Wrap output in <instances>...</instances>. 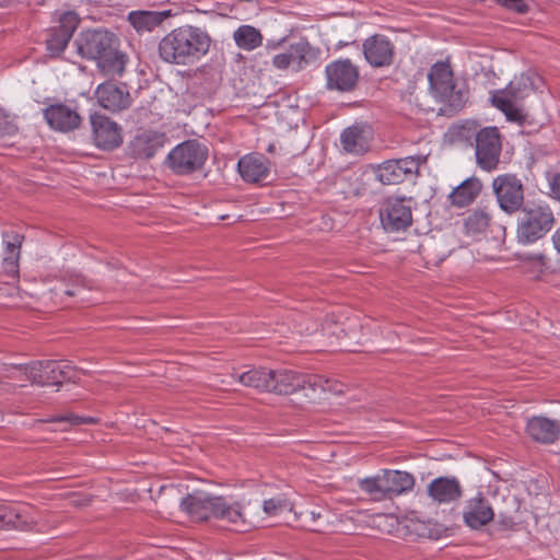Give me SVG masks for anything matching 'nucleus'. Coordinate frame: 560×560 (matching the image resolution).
<instances>
[{"label": "nucleus", "instance_id": "obj_56", "mask_svg": "<svg viewBox=\"0 0 560 560\" xmlns=\"http://www.w3.org/2000/svg\"><path fill=\"white\" fill-rule=\"evenodd\" d=\"M345 349L348 350V351H352V349L348 348L347 346H345Z\"/></svg>", "mask_w": 560, "mask_h": 560}, {"label": "nucleus", "instance_id": "obj_11", "mask_svg": "<svg viewBox=\"0 0 560 560\" xmlns=\"http://www.w3.org/2000/svg\"><path fill=\"white\" fill-rule=\"evenodd\" d=\"M326 88L342 93L351 92L359 82V69L349 59H338L325 68Z\"/></svg>", "mask_w": 560, "mask_h": 560}, {"label": "nucleus", "instance_id": "obj_29", "mask_svg": "<svg viewBox=\"0 0 560 560\" xmlns=\"http://www.w3.org/2000/svg\"><path fill=\"white\" fill-rule=\"evenodd\" d=\"M242 385L246 387L255 388L259 392H266L269 393L270 387V369L266 368H257V369H250L246 372H243L241 374L234 375Z\"/></svg>", "mask_w": 560, "mask_h": 560}, {"label": "nucleus", "instance_id": "obj_48", "mask_svg": "<svg viewBox=\"0 0 560 560\" xmlns=\"http://www.w3.org/2000/svg\"><path fill=\"white\" fill-rule=\"evenodd\" d=\"M74 283H75V287H78V288H79V287H80V288H81V287H82V288H83V287H84V288H85V287H88V283L85 282V280H84L82 277H79V276L74 279Z\"/></svg>", "mask_w": 560, "mask_h": 560}, {"label": "nucleus", "instance_id": "obj_12", "mask_svg": "<svg viewBox=\"0 0 560 560\" xmlns=\"http://www.w3.org/2000/svg\"><path fill=\"white\" fill-rule=\"evenodd\" d=\"M501 138L498 128L486 127L476 136V159L485 171L497 168L501 154Z\"/></svg>", "mask_w": 560, "mask_h": 560}, {"label": "nucleus", "instance_id": "obj_30", "mask_svg": "<svg viewBox=\"0 0 560 560\" xmlns=\"http://www.w3.org/2000/svg\"><path fill=\"white\" fill-rule=\"evenodd\" d=\"M22 241L23 236L15 232L3 234V265L8 272H16Z\"/></svg>", "mask_w": 560, "mask_h": 560}, {"label": "nucleus", "instance_id": "obj_14", "mask_svg": "<svg viewBox=\"0 0 560 560\" xmlns=\"http://www.w3.org/2000/svg\"><path fill=\"white\" fill-rule=\"evenodd\" d=\"M420 164V156L389 160L378 166L376 177L384 185H396L417 174Z\"/></svg>", "mask_w": 560, "mask_h": 560}, {"label": "nucleus", "instance_id": "obj_22", "mask_svg": "<svg viewBox=\"0 0 560 560\" xmlns=\"http://www.w3.org/2000/svg\"><path fill=\"white\" fill-rule=\"evenodd\" d=\"M165 142V137L156 131H142L129 143L130 154L136 159H151Z\"/></svg>", "mask_w": 560, "mask_h": 560}, {"label": "nucleus", "instance_id": "obj_52", "mask_svg": "<svg viewBox=\"0 0 560 560\" xmlns=\"http://www.w3.org/2000/svg\"><path fill=\"white\" fill-rule=\"evenodd\" d=\"M501 523H502V524H504V525H509V524H511L512 522H511V520H509V521H506V520H502V521H501Z\"/></svg>", "mask_w": 560, "mask_h": 560}, {"label": "nucleus", "instance_id": "obj_38", "mask_svg": "<svg viewBox=\"0 0 560 560\" xmlns=\"http://www.w3.org/2000/svg\"><path fill=\"white\" fill-rule=\"evenodd\" d=\"M37 422H47V423L60 422V423H68L70 427H77V425H81V424L96 423L97 420L92 417H80V416H77L73 413H67V415L56 416V417H51V418H47V419H40V420H37Z\"/></svg>", "mask_w": 560, "mask_h": 560}, {"label": "nucleus", "instance_id": "obj_15", "mask_svg": "<svg viewBox=\"0 0 560 560\" xmlns=\"http://www.w3.org/2000/svg\"><path fill=\"white\" fill-rule=\"evenodd\" d=\"M494 515L491 502L481 492H477L464 503L463 520L471 529H481L493 521Z\"/></svg>", "mask_w": 560, "mask_h": 560}, {"label": "nucleus", "instance_id": "obj_13", "mask_svg": "<svg viewBox=\"0 0 560 560\" xmlns=\"http://www.w3.org/2000/svg\"><path fill=\"white\" fill-rule=\"evenodd\" d=\"M492 189L500 208L506 213H513L521 208L524 200L523 185L515 175H499L492 182Z\"/></svg>", "mask_w": 560, "mask_h": 560}, {"label": "nucleus", "instance_id": "obj_20", "mask_svg": "<svg viewBox=\"0 0 560 560\" xmlns=\"http://www.w3.org/2000/svg\"><path fill=\"white\" fill-rule=\"evenodd\" d=\"M427 492L439 504L451 503L462 497V487L455 477H439L428 485Z\"/></svg>", "mask_w": 560, "mask_h": 560}, {"label": "nucleus", "instance_id": "obj_10", "mask_svg": "<svg viewBox=\"0 0 560 560\" xmlns=\"http://www.w3.org/2000/svg\"><path fill=\"white\" fill-rule=\"evenodd\" d=\"M27 378L38 386L57 385L71 381V366L63 361H36L25 371Z\"/></svg>", "mask_w": 560, "mask_h": 560}, {"label": "nucleus", "instance_id": "obj_33", "mask_svg": "<svg viewBox=\"0 0 560 560\" xmlns=\"http://www.w3.org/2000/svg\"><path fill=\"white\" fill-rule=\"evenodd\" d=\"M236 46L243 50H254L262 44L260 31L252 25H241L233 33Z\"/></svg>", "mask_w": 560, "mask_h": 560}, {"label": "nucleus", "instance_id": "obj_55", "mask_svg": "<svg viewBox=\"0 0 560 560\" xmlns=\"http://www.w3.org/2000/svg\"><path fill=\"white\" fill-rule=\"evenodd\" d=\"M273 150V145L270 144L269 148H268V151L271 152Z\"/></svg>", "mask_w": 560, "mask_h": 560}, {"label": "nucleus", "instance_id": "obj_3", "mask_svg": "<svg viewBox=\"0 0 560 560\" xmlns=\"http://www.w3.org/2000/svg\"><path fill=\"white\" fill-rule=\"evenodd\" d=\"M78 49L82 57L96 61L104 75H121L125 71L128 58L118 49V40L110 32L88 31L82 35Z\"/></svg>", "mask_w": 560, "mask_h": 560}, {"label": "nucleus", "instance_id": "obj_18", "mask_svg": "<svg viewBox=\"0 0 560 560\" xmlns=\"http://www.w3.org/2000/svg\"><path fill=\"white\" fill-rule=\"evenodd\" d=\"M95 96L102 107L113 113L127 109L131 105V96L125 84L102 83L97 86Z\"/></svg>", "mask_w": 560, "mask_h": 560}, {"label": "nucleus", "instance_id": "obj_28", "mask_svg": "<svg viewBox=\"0 0 560 560\" xmlns=\"http://www.w3.org/2000/svg\"><path fill=\"white\" fill-rule=\"evenodd\" d=\"M36 521L28 517L24 511H16L11 506L0 505V528H15L28 530Z\"/></svg>", "mask_w": 560, "mask_h": 560}, {"label": "nucleus", "instance_id": "obj_4", "mask_svg": "<svg viewBox=\"0 0 560 560\" xmlns=\"http://www.w3.org/2000/svg\"><path fill=\"white\" fill-rule=\"evenodd\" d=\"M428 79L433 97L444 106L440 108L441 112H456L464 106L466 91L456 86L447 63L438 62L432 66Z\"/></svg>", "mask_w": 560, "mask_h": 560}, {"label": "nucleus", "instance_id": "obj_40", "mask_svg": "<svg viewBox=\"0 0 560 560\" xmlns=\"http://www.w3.org/2000/svg\"><path fill=\"white\" fill-rule=\"evenodd\" d=\"M28 369V365H9L3 368L2 377L8 381H13L18 383H23L24 381H28L27 374L25 371ZM23 386V384H19Z\"/></svg>", "mask_w": 560, "mask_h": 560}, {"label": "nucleus", "instance_id": "obj_25", "mask_svg": "<svg viewBox=\"0 0 560 560\" xmlns=\"http://www.w3.org/2000/svg\"><path fill=\"white\" fill-rule=\"evenodd\" d=\"M526 431L536 442L550 444L558 439L560 425L546 417H533L527 422Z\"/></svg>", "mask_w": 560, "mask_h": 560}, {"label": "nucleus", "instance_id": "obj_53", "mask_svg": "<svg viewBox=\"0 0 560 560\" xmlns=\"http://www.w3.org/2000/svg\"><path fill=\"white\" fill-rule=\"evenodd\" d=\"M328 329V323H326L324 326H323V330H327Z\"/></svg>", "mask_w": 560, "mask_h": 560}, {"label": "nucleus", "instance_id": "obj_36", "mask_svg": "<svg viewBox=\"0 0 560 560\" xmlns=\"http://www.w3.org/2000/svg\"><path fill=\"white\" fill-rule=\"evenodd\" d=\"M151 497L163 508H170L177 502L180 504V499L184 498L185 494L180 486L165 485L160 487L156 495L152 493Z\"/></svg>", "mask_w": 560, "mask_h": 560}, {"label": "nucleus", "instance_id": "obj_42", "mask_svg": "<svg viewBox=\"0 0 560 560\" xmlns=\"http://www.w3.org/2000/svg\"><path fill=\"white\" fill-rule=\"evenodd\" d=\"M16 130V126L9 119V117L0 108V137L14 135Z\"/></svg>", "mask_w": 560, "mask_h": 560}, {"label": "nucleus", "instance_id": "obj_16", "mask_svg": "<svg viewBox=\"0 0 560 560\" xmlns=\"http://www.w3.org/2000/svg\"><path fill=\"white\" fill-rule=\"evenodd\" d=\"M94 143L104 150H113L122 142L121 128L117 122L101 114L91 115Z\"/></svg>", "mask_w": 560, "mask_h": 560}, {"label": "nucleus", "instance_id": "obj_1", "mask_svg": "<svg viewBox=\"0 0 560 560\" xmlns=\"http://www.w3.org/2000/svg\"><path fill=\"white\" fill-rule=\"evenodd\" d=\"M180 510L192 521L203 522L211 517L221 520L237 532L249 528L240 503H229L222 497H214L207 491L196 490L180 499Z\"/></svg>", "mask_w": 560, "mask_h": 560}, {"label": "nucleus", "instance_id": "obj_8", "mask_svg": "<svg viewBox=\"0 0 560 560\" xmlns=\"http://www.w3.org/2000/svg\"><path fill=\"white\" fill-rule=\"evenodd\" d=\"M412 199L389 197L380 207V219L383 229L388 233L406 231L412 223Z\"/></svg>", "mask_w": 560, "mask_h": 560}, {"label": "nucleus", "instance_id": "obj_32", "mask_svg": "<svg viewBox=\"0 0 560 560\" xmlns=\"http://www.w3.org/2000/svg\"><path fill=\"white\" fill-rule=\"evenodd\" d=\"M480 189L481 184L478 179H467L451 192V202L457 207H465L474 201Z\"/></svg>", "mask_w": 560, "mask_h": 560}, {"label": "nucleus", "instance_id": "obj_27", "mask_svg": "<svg viewBox=\"0 0 560 560\" xmlns=\"http://www.w3.org/2000/svg\"><path fill=\"white\" fill-rule=\"evenodd\" d=\"M171 16V11H132L128 15V21L138 33L152 32L160 26L165 19Z\"/></svg>", "mask_w": 560, "mask_h": 560}, {"label": "nucleus", "instance_id": "obj_54", "mask_svg": "<svg viewBox=\"0 0 560 560\" xmlns=\"http://www.w3.org/2000/svg\"><path fill=\"white\" fill-rule=\"evenodd\" d=\"M221 384H222V385H230V383H229V382H225L224 380H222V381H221Z\"/></svg>", "mask_w": 560, "mask_h": 560}, {"label": "nucleus", "instance_id": "obj_17", "mask_svg": "<svg viewBox=\"0 0 560 560\" xmlns=\"http://www.w3.org/2000/svg\"><path fill=\"white\" fill-rule=\"evenodd\" d=\"M48 126L59 132H69L80 127L82 118L75 108L63 103H55L43 109Z\"/></svg>", "mask_w": 560, "mask_h": 560}, {"label": "nucleus", "instance_id": "obj_2", "mask_svg": "<svg viewBox=\"0 0 560 560\" xmlns=\"http://www.w3.org/2000/svg\"><path fill=\"white\" fill-rule=\"evenodd\" d=\"M209 35L199 27L182 26L165 35L159 44L161 58L173 65L187 66L205 56L210 48Z\"/></svg>", "mask_w": 560, "mask_h": 560}, {"label": "nucleus", "instance_id": "obj_49", "mask_svg": "<svg viewBox=\"0 0 560 560\" xmlns=\"http://www.w3.org/2000/svg\"><path fill=\"white\" fill-rule=\"evenodd\" d=\"M311 515H312V518H313L314 521H316L317 518H322V517H324V515H323L320 512H317V513H316V512L312 511V512H311Z\"/></svg>", "mask_w": 560, "mask_h": 560}, {"label": "nucleus", "instance_id": "obj_31", "mask_svg": "<svg viewBox=\"0 0 560 560\" xmlns=\"http://www.w3.org/2000/svg\"><path fill=\"white\" fill-rule=\"evenodd\" d=\"M492 215L487 208H478L470 211L464 219L465 233L467 235H479L488 231Z\"/></svg>", "mask_w": 560, "mask_h": 560}, {"label": "nucleus", "instance_id": "obj_9", "mask_svg": "<svg viewBox=\"0 0 560 560\" xmlns=\"http://www.w3.org/2000/svg\"><path fill=\"white\" fill-rule=\"evenodd\" d=\"M319 55L320 50L318 48L301 39L291 44L283 52L273 56L272 66L278 70L299 72L315 63Z\"/></svg>", "mask_w": 560, "mask_h": 560}, {"label": "nucleus", "instance_id": "obj_21", "mask_svg": "<svg viewBox=\"0 0 560 560\" xmlns=\"http://www.w3.org/2000/svg\"><path fill=\"white\" fill-rule=\"evenodd\" d=\"M60 25L47 39V48L51 54H60L71 39L79 24L74 12H66L60 16Z\"/></svg>", "mask_w": 560, "mask_h": 560}, {"label": "nucleus", "instance_id": "obj_6", "mask_svg": "<svg viewBox=\"0 0 560 560\" xmlns=\"http://www.w3.org/2000/svg\"><path fill=\"white\" fill-rule=\"evenodd\" d=\"M534 89L530 78L526 74L515 77L508 88L492 96L493 105L502 110L508 120L522 122L525 119L520 102Z\"/></svg>", "mask_w": 560, "mask_h": 560}, {"label": "nucleus", "instance_id": "obj_50", "mask_svg": "<svg viewBox=\"0 0 560 560\" xmlns=\"http://www.w3.org/2000/svg\"><path fill=\"white\" fill-rule=\"evenodd\" d=\"M66 294H67V295H69V296L77 295V294H78V290H74V289H67V290H66Z\"/></svg>", "mask_w": 560, "mask_h": 560}, {"label": "nucleus", "instance_id": "obj_43", "mask_svg": "<svg viewBox=\"0 0 560 560\" xmlns=\"http://www.w3.org/2000/svg\"><path fill=\"white\" fill-rule=\"evenodd\" d=\"M326 381V386H323L325 398H327L328 394L342 395L346 392V385H343L342 383L327 377Z\"/></svg>", "mask_w": 560, "mask_h": 560}, {"label": "nucleus", "instance_id": "obj_47", "mask_svg": "<svg viewBox=\"0 0 560 560\" xmlns=\"http://www.w3.org/2000/svg\"><path fill=\"white\" fill-rule=\"evenodd\" d=\"M552 243L557 252L560 254V228L553 233Z\"/></svg>", "mask_w": 560, "mask_h": 560}, {"label": "nucleus", "instance_id": "obj_45", "mask_svg": "<svg viewBox=\"0 0 560 560\" xmlns=\"http://www.w3.org/2000/svg\"><path fill=\"white\" fill-rule=\"evenodd\" d=\"M377 477L381 482V487L383 489L385 499L392 498L390 497V488H389V478L387 476V469L383 470L382 474L377 475Z\"/></svg>", "mask_w": 560, "mask_h": 560}, {"label": "nucleus", "instance_id": "obj_19", "mask_svg": "<svg viewBox=\"0 0 560 560\" xmlns=\"http://www.w3.org/2000/svg\"><path fill=\"white\" fill-rule=\"evenodd\" d=\"M363 54L373 67L389 65L393 59V45L382 35H373L363 43Z\"/></svg>", "mask_w": 560, "mask_h": 560}, {"label": "nucleus", "instance_id": "obj_41", "mask_svg": "<svg viewBox=\"0 0 560 560\" xmlns=\"http://www.w3.org/2000/svg\"><path fill=\"white\" fill-rule=\"evenodd\" d=\"M499 4L504 8L514 11L520 14H524L528 11V5L523 0H495Z\"/></svg>", "mask_w": 560, "mask_h": 560}, {"label": "nucleus", "instance_id": "obj_39", "mask_svg": "<svg viewBox=\"0 0 560 560\" xmlns=\"http://www.w3.org/2000/svg\"><path fill=\"white\" fill-rule=\"evenodd\" d=\"M289 508L290 503L282 495L265 500L262 503V511L269 516L278 515Z\"/></svg>", "mask_w": 560, "mask_h": 560}, {"label": "nucleus", "instance_id": "obj_7", "mask_svg": "<svg viewBox=\"0 0 560 560\" xmlns=\"http://www.w3.org/2000/svg\"><path fill=\"white\" fill-rule=\"evenodd\" d=\"M207 159V145L197 140H187L168 153L167 165L175 174L187 175L201 170Z\"/></svg>", "mask_w": 560, "mask_h": 560}, {"label": "nucleus", "instance_id": "obj_24", "mask_svg": "<svg viewBox=\"0 0 560 560\" xmlns=\"http://www.w3.org/2000/svg\"><path fill=\"white\" fill-rule=\"evenodd\" d=\"M269 393L290 395L298 392L303 385V374L291 370H270Z\"/></svg>", "mask_w": 560, "mask_h": 560}, {"label": "nucleus", "instance_id": "obj_46", "mask_svg": "<svg viewBox=\"0 0 560 560\" xmlns=\"http://www.w3.org/2000/svg\"><path fill=\"white\" fill-rule=\"evenodd\" d=\"M551 191L555 197L560 200V174L555 176L551 184Z\"/></svg>", "mask_w": 560, "mask_h": 560}, {"label": "nucleus", "instance_id": "obj_51", "mask_svg": "<svg viewBox=\"0 0 560 560\" xmlns=\"http://www.w3.org/2000/svg\"><path fill=\"white\" fill-rule=\"evenodd\" d=\"M326 529H327V526H324V525H318L313 528V530H316V532H324Z\"/></svg>", "mask_w": 560, "mask_h": 560}, {"label": "nucleus", "instance_id": "obj_5", "mask_svg": "<svg viewBox=\"0 0 560 560\" xmlns=\"http://www.w3.org/2000/svg\"><path fill=\"white\" fill-rule=\"evenodd\" d=\"M555 222L551 209L542 203H527L518 219L517 241L530 244L544 237Z\"/></svg>", "mask_w": 560, "mask_h": 560}, {"label": "nucleus", "instance_id": "obj_34", "mask_svg": "<svg viewBox=\"0 0 560 560\" xmlns=\"http://www.w3.org/2000/svg\"><path fill=\"white\" fill-rule=\"evenodd\" d=\"M387 476L392 498L411 491L415 486V477L407 471L387 469Z\"/></svg>", "mask_w": 560, "mask_h": 560}, {"label": "nucleus", "instance_id": "obj_35", "mask_svg": "<svg viewBox=\"0 0 560 560\" xmlns=\"http://www.w3.org/2000/svg\"><path fill=\"white\" fill-rule=\"evenodd\" d=\"M303 385L299 390L304 392V396L312 402H315L319 399H325L324 389L327 381L323 375H304L303 374Z\"/></svg>", "mask_w": 560, "mask_h": 560}, {"label": "nucleus", "instance_id": "obj_44", "mask_svg": "<svg viewBox=\"0 0 560 560\" xmlns=\"http://www.w3.org/2000/svg\"><path fill=\"white\" fill-rule=\"evenodd\" d=\"M93 500V497L90 494H74L71 499V503L74 506L82 508L88 506Z\"/></svg>", "mask_w": 560, "mask_h": 560}, {"label": "nucleus", "instance_id": "obj_23", "mask_svg": "<svg viewBox=\"0 0 560 560\" xmlns=\"http://www.w3.org/2000/svg\"><path fill=\"white\" fill-rule=\"evenodd\" d=\"M237 170L247 183H260L269 175L268 161L264 155L248 154L240 159Z\"/></svg>", "mask_w": 560, "mask_h": 560}, {"label": "nucleus", "instance_id": "obj_37", "mask_svg": "<svg viewBox=\"0 0 560 560\" xmlns=\"http://www.w3.org/2000/svg\"><path fill=\"white\" fill-rule=\"evenodd\" d=\"M359 489L368 494L374 501L385 500L381 482L377 475L373 477H366L358 480Z\"/></svg>", "mask_w": 560, "mask_h": 560}, {"label": "nucleus", "instance_id": "obj_26", "mask_svg": "<svg viewBox=\"0 0 560 560\" xmlns=\"http://www.w3.org/2000/svg\"><path fill=\"white\" fill-rule=\"evenodd\" d=\"M370 128L354 125L345 129L340 136V142L345 151L349 153H363L369 148Z\"/></svg>", "mask_w": 560, "mask_h": 560}]
</instances>
